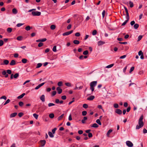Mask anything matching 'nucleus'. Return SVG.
<instances>
[{"label":"nucleus","mask_w":147,"mask_h":147,"mask_svg":"<svg viewBox=\"0 0 147 147\" xmlns=\"http://www.w3.org/2000/svg\"><path fill=\"white\" fill-rule=\"evenodd\" d=\"M19 76V74L17 73L15 74L13 76V77L14 78H17Z\"/></svg>","instance_id":"obj_27"},{"label":"nucleus","mask_w":147,"mask_h":147,"mask_svg":"<svg viewBox=\"0 0 147 147\" xmlns=\"http://www.w3.org/2000/svg\"><path fill=\"white\" fill-rule=\"evenodd\" d=\"M27 60L26 59H23L22 60V62L24 63H26Z\"/></svg>","instance_id":"obj_31"},{"label":"nucleus","mask_w":147,"mask_h":147,"mask_svg":"<svg viewBox=\"0 0 147 147\" xmlns=\"http://www.w3.org/2000/svg\"><path fill=\"white\" fill-rule=\"evenodd\" d=\"M143 54V53L142 51H140L138 52V55L140 56Z\"/></svg>","instance_id":"obj_59"},{"label":"nucleus","mask_w":147,"mask_h":147,"mask_svg":"<svg viewBox=\"0 0 147 147\" xmlns=\"http://www.w3.org/2000/svg\"><path fill=\"white\" fill-rule=\"evenodd\" d=\"M65 84L66 86H68L70 87L71 86V84L69 83H65Z\"/></svg>","instance_id":"obj_41"},{"label":"nucleus","mask_w":147,"mask_h":147,"mask_svg":"<svg viewBox=\"0 0 147 147\" xmlns=\"http://www.w3.org/2000/svg\"><path fill=\"white\" fill-rule=\"evenodd\" d=\"M53 51L54 52H55L56 51V46H54L53 49Z\"/></svg>","instance_id":"obj_49"},{"label":"nucleus","mask_w":147,"mask_h":147,"mask_svg":"<svg viewBox=\"0 0 147 147\" xmlns=\"http://www.w3.org/2000/svg\"><path fill=\"white\" fill-rule=\"evenodd\" d=\"M127 145L129 147H132L133 146V144L132 143L129 141H127L126 142Z\"/></svg>","instance_id":"obj_3"},{"label":"nucleus","mask_w":147,"mask_h":147,"mask_svg":"<svg viewBox=\"0 0 147 147\" xmlns=\"http://www.w3.org/2000/svg\"><path fill=\"white\" fill-rule=\"evenodd\" d=\"M97 33V31L96 30H94L92 32V34L93 35H95Z\"/></svg>","instance_id":"obj_43"},{"label":"nucleus","mask_w":147,"mask_h":147,"mask_svg":"<svg viewBox=\"0 0 147 147\" xmlns=\"http://www.w3.org/2000/svg\"><path fill=\"white\" fill-rule=\"evenodd\" d=\"M24 24L18 23L17 24L16 26L18 27H20L21 26L23 25Z\"/></svg>","instance_id":"obj_54"},{"label":"nucleus","mask_w":147,"mask_h":147,"mask_svg":"<svg viewBox=\"0 0 147 147\" xmlns=\"http://www.w3.org/2000/svg\"><path fill=\"white\" fill-rule=\"evenodd\" d=\"M95 98L94 96L92 95L88 97L87 98V100H93Z\"/></svg>","instance_id":"obj_11"},{"label":"nucleus","mask_w":147,"mask_h":147,"mask_svg":"<svg viewBox=\"0 0 147 147\" xmlns=\"http://www.w3.org/2000/svg\"><path fill=\"white\" fill-rule=\"evenodd\" d=\"M88 51L87 50L84 51L83 52V54L85 55H86L88 54Z\"/></svg>","instance_id":"obj_40"},{"label":"nucleus","mask_w":147,"mask_h":147,"mask_svg":"<svg viewBox=\"0 0 147 147\" xmlns=\"http://www.w3.org/2000/svg\"><path fill=\"white\" fill-rule=\"evenodd\" d=\"M105 43V42L102 41H99L98 42V46L102 45Z\"/></svg>","instance_id":"obj_13"},{"label":"nucleus","mask_w":147,"mask_h":147,"mask_svg":"<svg viewBox=\"0 0 147 147\" xmlns=\"http://www.w3.org/2000/svg\"><path fill=\"white\" fill-rule=\"evenodd\" d=\"M56 93H57V92H56V91H53V92L52 93V95H51V96H54L55 95H56Z\"/></svg>","instance_id":"obj_46"},{"label":"nucleus","mask_w":147,"mask_h":147,"mask_svg":"<svg viewBox=\"0 0 147 147\" xmlns=\"http://www.w3.org/2000/svg\"><path fill=\"white\" fill-rule=\"evenodd\" d=\"M73 30L65 32L63 34V36L68 35L73 33Z\"/></svg>","instance_id":"obj_4"},{"label":"nucleus","mask_w":147,"mask_h":147,"mask_svg":"<svg viewBox=\"0 0 147 147\" xmlns=\"http://www.w3.org/2000/svg\"><path fill=\"white\" fill-rule=\"evenodd\" d=\"M56 90L57 91V93L59 94H60L62 93V90L60 87H57Z\"/></svg>","instance_id":"obj_8"},{"label":"nucleus","mask_w":147,"mask_h":147,"mask_svg":"<svg viewBox=\"0 0 147 147\" xmlns=\"http://www.w3.org/2000/svg\"><path fill=\"white\" fill-rule=\"evenodd\" d=\"M142 35H140L138 37V41H140L141 39L142 38Z\"/></svg>","instance_id":"obj_47"},{"label":"nucleus","mask_w":147,"mask_h":147,"mask_svg":"<svg viewBox=\"0 0 147 147\" xmlns=\"http://www.w3.org/2000/svg\"><path fill=\"white\" fill-rule=\"evenodd\" d=\"M134 67H131L130 69V70L129 71L130 73H131V72L134 70Z\"/></svg>","instance_id":"obj_48"},{"label":"nucleus","mask_w":147,"mask_h":147,"mask_svg":"<svg viewBox=\"0 0 147 147\" xmlns=\"http://www.w3.org/2000/svg\"><path fill=\"white\" fill-rule=\"evenodd\" d=\"M54 105H55V104L53 103H50L48 104V106L49 107H51Z\"/></svg>","instance_id":"obj_45"},{"label":"nucleus","mask_w":147,"mask_h":147,"mask_svg":"<svg viewBox=\"0 0 147 147\" xmlns=\"http://www.w3.org/2000/svg\"><path fill=\"white\" fill-rule=\"evenodd\" d=\"M126 18H129V14L128 11H127V12H126Z\"/></svg>","instance_id":"obj_60"},{"label":"nucleus","mask_w":147,"mask_h":147,"mask_svg":"<svg viewBox=\"0 0 147 147\" xmlns=\"http://www.w3.org/2000/svg\"><path fill=\"white\" fill-rule=\"evenodd\" d=\"M73 43L76 45H78L80 43V41L77 40H74Z\"/></svg>","instance_id":"obj_22"},{"label":"nucleus","mask_w":147,"mask_h":147,"mask_svg":"<svg viewBox=\"0 0 147 147\" xmlns=\"http://www.w3.org/2000/svg\"><path fill=\"white\" fill-rule=\"evenodd\" d=\"M17 39L18 40H22L23 39V37L22 36H18L17 38Z\"/></svg>","instance_id":"obj_25"},{"label":"nucleus","mask_w":147,"mask_h":147,"mask_svg":"<svg viewBox=\"0 0 147 147\" xmlns=\"http://www.w3.org/2000/svg\"><path fill=\"white\" fill-rule=\"evenodd\" d=\"M16 61L13 60H12L9 64L11 65H13L16 64Z\"/></svg>","instance_id":"obj_12"},{"label":"nucleus","mask_w":147,"mask_h":147,"mask_svg":"<svg viewBox=\"0 0 147 147\" xmlns=\"http://www.w3.org/2000/svg\"><path fill=\"white\" fill-rule=\"evenodd\" d=\"M97 82L96 81H94L91 82L90 83V86L94 87L97 84Z\"/></svg>","instance_id":"obj_5"},{"label":"nucleus","mask_w":147,"mask_h":147,"mask_svg":"<svg viewBox=\"0 0 147 147\" xmlns=\"http://www.w3.org/2000/svg\"><path fill=\"white\" fill-rule=\"evenodd\" d=\"M112 131V130L111 129H109L107 132V135H109L111 133Z\"/></svg>","instance_id":"obj_51"},{"label":"nucleus","mask_w":147,"mask_h":147,"mask_svg":"<svg viewBox=\"0 0 147 147\" xmlns=\"http://www.w3.org/2000/svg\"><path fill=\"white\" fill-rule=\"evenodd\" d=\"M80 35V34L79 32H77L75 34V36H76L78 37Z\"/></svg>","instance_id":"obj_63"},{"label":"nucleus","mask_w":147,"mask_h":147,"mask_svg":"<svg viewBox=\"0 0 147 147\" xmlns=\"http://www.w3.org/2000/svg\"><path fill=\"white\" fill-rule=\"evenodd\" d=\"M17 114V113H14L11 114L10 117L11 118L13 117L16 116Z\"/></svg>","instance_id":"obj_15"},{"label":"nucleus","mask_w":147,"mask_h":147,"mask_svg":"<svg viewBox=\"0 0 147 147\" xmlns=\"http://www.w3.org/2000/svg\"><path fill=\"white\" fill-rule=\"evenodd\" d=\"M10 100L9 99H8L5 102L4 104L3 105H6V104L9 103Z\"/></svg>","instance_id":"obj_38"},{"label":"nucleus","mask_w":147,"mask_h":147,"mask_svg":"<svg viewBox=\"0 0 147 147\" xmlns=\"http://www.w3.org/2000/svg\"><path fill=\"white\" fill-rule=\"evenodd\" d=\"M115 112L119 115H121L122 113V111L119 109H117L115 111Z\"/></svg>","instance_id":"obj_10"},{"label":"nucleus","mask_w":147,"mask_h":147,"mask_svg":"<svg viewBox=\"0 0 147 147\" xmlns=\"http://www.w3.org/2000/svg\"><path fill=\"white\" fill-rule=\"evenodd\" d=\"M92 136H93V135H92V133H89V134H88V136L89 138L92 137Z\"/></svg>","instance_id":"obj_61"},{"label":"nucleus","mask_w":147,"mask_h":147,"mask_svg":"<svg viewBox=\"0 0 147 147\" xmlns=\"http://www.w3.org/2000/svg\"><path fill=\"white\" fill-rule=\"evenodd\" d=\"M63 83L62 82H59L58 83L57 85L59 86H62V85Z\"/></svg>","instance_id":"obj_39"},{"label":"nucleus","mask_w":147,"mask_h":147,"mask_svg":"<svg viewBox=\"0 0 147 147\" xmlns=\"http://www.w3.org/2000/svg\"><path fill=\"white\" fill-rule=\"evenodd\" d=\"M40 99L43 102L45 101V96L44 95H42L40 97Z\"/></svg>","instance_id":"obj_14"},{"label":"nucleus","mask_w":147,"mask_h":147,"mask_svg":"<svg viewBox=\"0 0 147 147\" xmlns=\"http://www.w3.org/2000/svg\"><path fill=\"white\" fill-rule=\"evenodd\" d=\"M114 107L115 108H118L119 107V105L117 103H115L114 104Z\"/></svg>","instance_id":"obj_56"},{"label":"nucleus","mask_w":147,"mask_h":147,"mask_svg":"<svg viewBox=\"0 0 147 147\" xmlns=\"http://www.w3.org/2000/svg\"><path fill=\"white\" fill-rule=\"evenodd\" d=\"M9 61L5 59L3 61V64L7 65L8 64Z\"/></svg>","instance_id":"obj_17"},{"label":"nucleus","mask_w":147,"mask_h":147,"mask_svg":"<svg viewBox=\"0 0 147 147\" xmlns=\"http://www.w3.org/2000/svg\"><path fill=\"white\" fill-rule=\"evenodd\" d=\"M129 4L130 7H132L134 6V4L131 1H129Z\"/></svg>","instance_id":"obj_37"},{"label":"nucleus","mask_w":147,"mask_h":147,"mask_svg":"<svg viewBox=\"0 0 147 147\" xmlns=\"http://www.w3.org/2000/svg\"><path fill=\"white\" fill-rule=\"evenodd\" d=\"M33 116L36 119H38V115L36 113H34L33 114Z\"/></svg>","instance_id":"obj_35"},{"label":"nucleus","mask_w":147,"mask_h":147,"mask_svg":"<svg viewBox=\"0 0 147 147\" xmlns=\"http://www.w3.org/2000/svg\"><path fill=\"white\" fill-rule=\"evenodd\" d=\"M92 127L95 128H97L98 127V125L96 123H94L92 124Z\"/></svg>","instance_id":"obj_21"},{"label":"nucleus","mask_w":147,"mask_h":147,"mask_svg":"<svg viewBox=\"0 0 147 147\" xmlns=\"http://www.w3.org/2000/svg\"><path fill=\"white\" fill-rule=\"evenodd\" d=\"M87 112L86 111H84L82 112V115L83 116H85L87 114Z\"/></svg>","instance_id":"obj_53"},{"label":"nucleus","mask_w":147,"mask_h":147,"mask_svg":"<svg viewBox=\"0 0 147 147\" xmlns=\"http://www.w3.org/2000/svg\"><path fill=\"white\" fill-rule=\"evenodd\" d=\"M48 134L49 136L51 138H53L54 136L53 135V133L50 131H49L48 132Z\"/></svg>","instance_id":"obj_23"},{"label":"nucleus","mask_w":147,"mask_h":147,"mask_svg":"<svg viewBox=\"0 0 147 147\" xmlns=\"http://www.w3.org/2000/svg\"><path fill=\"white\" fill-rule=\"evenodd\" d=\"M143 133L144 134L147 133V130L145 128H144L143 129Z\"/></svg>","instance_id":"obj_64"},{"label":"nucleus","mask_w":147,"mask_h":147,"mask_svg":"<svg viewBox=\"0 0 147 147\" xmlns=\"http://www.w3.org/2000/svg\"><path fill=\"white\" fill-rule=\"evenodd\" d=\"M23 104H24V103L20 101V102H19V106L20 107L22 106Z\"/></svg>","instance_id":"obj_52"},{"label":"nucleus","mask_w":147,"mask_h":147,"mask_svg":"<svg viewBox=\"0 0 147 147\" xmlns=\"http://www.w3.org/2000/svg\"><path fill=\"white\" fill-rule=\"evenodd\" d=\"M6 72L8 74H11L12 71L11 70H10V69L7 70Z\"/></svg>","instance_id":"obj_36"},{"label":"nucleus","mask_w":147,"mask_h":147,"mask_svg":"<svg viewBox=\"0 0 147 147\" xmlns=\"http://www.w3.org/2000/svg\"><path fill=\"white\" fill-rule=\"evenodd\" d=\"M139 26V25L137 24H135L134 25V28L136 29H137L138 28Z\"/></svg>","instance_id":"obj_28"},{"label":"nucleus","mask_w":147,"mask_h":147,"mask_svg":"<svg viewBox=\"0 0 147 147\" xmlns=\"http://www.w3.org/2000/svg\"><path fill=\"white\" fill-rule=\"evenodd\" d=\"M25 30L27 31H29L31 29L30 27L29 26H26L25 28Z\"/></svg>","instance_id":"obj_30"},{"label":"nucleus","mask_w":147,"mask_h":147,"mask_svg":"<svg viewBox=\"0 0 147 147\" xmlns=\"http://www.w3.org/2000/svg\"><path fill=\"white\" fill-rule=\"evenodd\" d=\"M83 107L84 108L86 109L88 108V106L87 104H84L83 105Z\"/></svg>","instance_id":"obj_42"},{"label":"nucleus","mask_w":147,"mask_h":147,"mask_svg":"<svg viewBox=\"0 0 147 147\" xmlns=\"http://www.w3.org/2000/svg\"><path fill=\"white\" fill-rule=\"evenodd\" d=\"M4 44L3 41L2 40H0V46H2Z\"/></svg>","instance_id":"obj_57"},{"label":"nucleus","mask_w":147,"mask_h":147,"mask_svg":"<svg viewBox=\"0 0 147 147\" xmlns=\"http://www.w3.org/2000/svg\"><path fill=\"white\" fill-rule=\"evenodd\" d=\"M113 65H114V64H111L110 65H109L107 66L106 67V68H111V67H112L113 66Z\"/></svg>","instance_id":"obj_32"},{"label":"nucleus","mask_w":147,"mask_h":147,"mask_svg":"<svg viewBox=\"0 0 147 147\" xmlns=\"http://www.w3.org/2000/svg\"><path fill=\"white\" fill-rule=\"evenodd\" d=\"M43 45V43L40 42L38 44V46L39 47H40L42 46Z\"/></svg>","instance_id":"obj_55"},{"label":"nucleus","mask_w":147,"mask_h":147,"mask_svg":"<svg viewBox=\"0 0 147 147\" xmlns=\"http://www.w3.org/2000/svg\"><path fill=\"white\" fill-rule=\"evenodd\" d=\"M96 123L100 125H101L102 124L100 121V119H97L96 121Z\"/></svg>","instance_id":"obj_29"},{"label":"nucleus","mask_w":147,"mask_h":147,"mask_svg":"<svg viewBox=\"0 0 147 147\" xmlns=\"http://www.w3.org/2000/svg\"><path fill=\"white\" fill-rule=\"evenodd\" d=\"M143 115H142L141 116L139 119L138 122V125H137L136 126V129H139L143 126L144 125V123L143 121Z\"/></svg>","instance_id":"obj_1"},{"label":"nucleus","mask_w":147,"mask_h":147,"mask_svg":"<svg viewBox=\"0 0 147 147\" xmlns=\"http://www.w3.org/2000/svg\"><path fill=\"white\" fill-rule=\"evenodd\" d=\"M45 84V82H43L40 84H39L35 88V90H37V89H38L41 86H42L43 85Z\"/></svg>","instance_id":"obj_9"},{"label":"nucleus","mask_w":147,"mask_h":147,"mask_svg":"<svg viewBox=\"0 0 147 147\" xmlns=\"http://www.w3.org/2000/svg\"><path fill=\"white\" fill-rule=\"evenodd\" d=\"M32 14L33 16H39L41 14V12L38 11H33L32 12Z\"/></svg>","instance_id":"obj_2"},{"label":"nucleus","mask_w":147,"mask_h":147,"mask_svg":"<svg viewBox=\"0 0 147 147\" xmlns=\"http://www.w3.org/2000/svg\"><path fill=\"white\" fill-rule=\"evenodd\" d=\"M41 146L42 147L44 146L46 144V141L45 140H41L40 141Z\"/></svg>","instance_id":"obj_7"},{"label":"nucleus","mask_w":147,"mask_h":147,"mask_svg":"<svg viewBox=\"0 0 147 147\" xmlns=\"http://www.w3.org/2000/svg\"><path fill=\"white\" fill-rule=\"evenodd\" d=\"M12 30V29L11 28H7V30L8 33H10L11 32Z\"/></svg>","instance_id":"obj_33"},{"label":"nucleus","mask_w":147,"mask_h":147,"mask_svg":"<svg viewBox=\"0 0 147 147\" xmlns=\"http://www.w3.org/2000/svg\"><path fill=\"white\" fill-rule=\"evenodd\" d=\"M135 22L134 21H131L130 22V24L131 26H133L134 24H135Z\"/></svg>","instance_id":"obj_62"},{"label":"nucleus","mask_w":147,"mask_h":147,"mask_svg":"<svg viewBox=\"0 0 147 147\" xmlns=\"http://www.w3.org/2000/svg\"><path fill=\"white\" fill-rule=\"evenodd\" d=\"M49 117L53 119V118L54 117V115L53 113H51L49 115Z\"/></svg>","instance_id":"obj_24"},{"label":"nucleus","mask_w":147,"mask_h":147,"mask_svg":"<svg viewBox=\"0 0 147 147\" xmlns=\"http://www.w3.org/2000/svg\"><path fill=\"white\" fill-rule=\"evenodd\" d=\"M25 93H23L22 94L19 96L18 97V99H21L25 95Z\"/></svg>","instance_id":"obj_18"},{"label":"nucleus","mask_w":147,"mask_h":147,"mask_svg":"<svg viewBox=\"0 0 147 147\" xmlns=\"http://www.w3.org/2000/svg\"><path fill=\"white\" fill-rule=\"evenodd\" d=\"M87 119V118L86 117H84L83 119L82 120V122L83 123H85V121Z\"/></svg>","instance_id":"obj_20"},{"label":"nucleus","mask_w":147,"mask_h":147,"mask_svg":"<svg viewBox=\"0 0 147 147\" xmlns=\"http://www.w3.org/2000/svg\"><path fill=\"white\" fill-rule=\"evenodd\" d=\"M0 99H3L5 100H6L7 99L6 97L5 96H3L0 97Z\"/></svg>","instance_id":"obj_58"},{"label":"nucleus","mask_w":147,"mask_h":147,"mask_svg":"<svg viewBox=\"0 0 147 147\" xmlns=\"http://www.w3.org/2000/svg\"><path fill=\"white\" fill-rule=\"evenodd\" d=\"M2 74L5 76V77L6 78H7L8 76V75L7 74V72H6V71L5 70H4L2 72Z\"/></svg>","instance_id":"obj_6"},{"label":"nucleus","mask_w":147,"mask_h":147,"mask_svg":"<svg viewBox=\"0 0 147 147\" xmlns=\"http://www.w3.org/2000/svg\"><path fill=\"white\" fill-rule=\"evenodd\" d=\"M55 28L56 26L54 25H52L50 26V28L52 30H54L55 29Z\"/></svg>","instance_id":"obj_26"},{"label":"nucleus","mask_w":147,"mask_h":147,"mask_svg":"<svg viewBox=\"0 0 147 147\" xmlns=\"http://www.w3.org/2000/svg\"><path fill=\"white\" fill-rule=\"evenodd\" d=\"M42 65V64L41 63H38L37 65L36 68H39L41 67Z\"/></svg>","instance_id":"obj_34"},{"label":"nucleus","mask_w":147,"mask_h":147,"mask_svg":"<svg viewBox=\"0 0 147 147\" xmlns=\"http://www.w3.org/2000/svg\"><path fill=\"white\" fill-rule=\"evenodd\" d=\"M18 12L16 8H13L12 9V13L14 14H16Z\"/></svg>","instance_id":"obj_19"},{"label":"nucleus","mask_w":147,"mask_h":147,"mask_svg":"<svg viewBox=\"0 0 147 147\" xmlns=\"http://www.w3.org/2000/svg\"><path fill=\"white\" fill-rule=\"evenodd\" d=\"M57 128L56 127H55L52 130V132L53 134H54L55 133V131L56 130H57Z\"/></svg>","instance_id":"obj_50"},{"label":"nucleus","mask_w":147,"mask_h":147,"mask_svg":"<svg viewBox=\"0 0 147 147\" xmlns=\"http://www.w3.org/2000/svg\"><path fill=\"white\" fill-rule=\"evenodd\" d=\"M64 114H62L60 116H59V117H58L57 119L58 121H59L61 120L63 117L64 116Z\"/></svg>","instance_id":"obj_16"},{"label":"nucleus","mask_w":147,"mask_h":147,"mask_svg":"<svg viewBox=\"0 0 147 147\" xmlns=\"http://www.w3.org/2000/svg\"><path fill=\"white\" fill-rule=\"evenodd\" d=\"M24 113H20L18 114V116L20 117H21L22 116L24 115Z\"/></svg>","instance_id":"obj_44"}]
</instances>
